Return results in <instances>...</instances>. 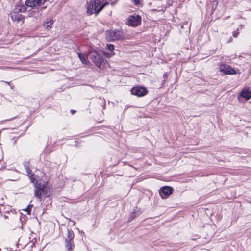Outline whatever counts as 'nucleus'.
<instances>
[{
	"label": "nucleus",
	"mask_w": 251,
	"mask_h": 251,
	"mask_svg": "<svg viewBox=\"0 0 251 251\" xmlns=\"http://www.w3.org/2000/svg\"><path fill=\"white\" fill-rule=\"evenodd\" d=\"M251 97V92L243 89L241 92L238 95V100L240 102H243L244 100L247 101Z\"/></svg>",
	"instance_id": "10"
},
{
	"label": "nucleus",
	"mask_w": 251,
	"mask_h": 251,
	"mask_svg": "<svg viewBox=\"0 0 251 251\" xmlns=\"http://www.w3.org/2000/svg\"><path fill=\"white\" fill-rule=\"evenodd\" d=\"M35 190L34 196L38 199H41L42 196H46L45 189L46 188V184L44 182L34 183Z\"/></svg>",
	"instance_id": "3"
},
{
	"label": "nucleus",
	"mask_w": 251,
	"mask_h": 251,
	"mask_svg": "<svg viewBox=\"0 0 251 251\" xmlns=\"http://www.w3.org/2000/svg\"><path fill=\"white\" fill-rule=\"evenodd\" d=\"M132 94L138 97H142L148 93V90L145 87H134L131 90Z\"/></svg>",
	"instance_id": "8"
},
{
	"label": "nucleus",
	"mask_w": 251,
	"mask_h": 251,
	"mask_svg": "<svg viewBox=\"0 0 251 251\" xmlns=\"http://www.w3.org/2000/svg\"><path fill=\"white\" fill-rule=\"evenodd\" d=\"M232 41V38H231V37H230V40H229V41H228V42H230V41Z\"/></svg>",
	"instance_id": "23"
},
{
	"label": "nucleus",
	"mask_w": 251,
	"mask_h": 251,
	"mask_svg": "<svg viewBox=\"0 0 251 251\" xmlns=\"http://www.w3.org/2000/svg\"><path fill=\"white\" fill-rule=\"evenodd\" d=\"M74 233L72 230H68L67 238L66 239V247L68 250H72L74 247Z\"/></svg>",
	"instance_id": "11"
},
{
	"label": "nucleus",
	"mask_w": 251,
	"mask_h": 251,
	"mask_svg": "<svg viewBox=\"0 0 251 251\" xmlns=\"http://www.w3.org/2000/svg\"><path fill=\"white\" fill-rule=\"evenodd\" d=\"M25 7L23 5H18L15 8L16 11L10 13V16L11 20L17 23H24V19L22 15L19 12H24L25 11Z\"/></svg>",
	"instance_id": "2"
},
{
	"label": "nucleus",
	"mask_w": 251,
	"mask_h": 251,
	"mask_svg": "<svg viewBox=\"0 0 251 251\" xmlns=\"http://www.w3.org/2000/svg\"><path fill=\"white\" fill-rule=\"evenodd\" d=\"M53 24V21L52 20H50L49 21H47L44 24V26L46 28H50L52 26Z\"/></svg>",
	"instance_id": "16"
},
{
	"label": "nucleus",
	"mask_w": 251,
	"mask_h": 251,
	"mask_svg": "<svg viewBox=\"0 0 251 251\" xmlns=\"http://www.w3.org/2000/svg\"><path fill=\"white\" fill-rule=\"evenodd\" d=\"M220 71L225 74L233 75L240 73L239 70H236L227 64H222L219 68Z\"/></svg>",
	"instance_id": "5"
},
{
	"label": "nucleus",
	"mask_w": 251,
	"mask_h": 251,
	"mask_svg": "<svg viewBox=\"0 0 251 251\" xmlns=\"http://www.w3.org/2000/svg\"><path fill=\"white\" fill-rule=\"evenodd\" d=\"M71 112L72 114H73L75 111L74 110H71Z\"/></svg>",
	"instance_id": "22"
},
{
	"label": "nucleus",
	"mask_w": 251,
	"mask_h": 251,
	"mask_svg": "<svg viewBox=\"0 0 251 251\" xmlns=\"http://www.w3.org/2000/svg\"><path fill=\"white\" fill-rule=\"evenodd\" d=\"M141 22V18L139 15H131L130 16L127 21V25L133 27H136L139 25Z\"/></svg>",
	"instance_id": "6"
},
{
	"label": "nucleus",
	"mask_w": 251,
	"mask_h": 251,
	"mask_svg": "<svg viewBox=\"0 0 251 251\" xmlns=\"http://www.w3.org/2000/svg\"><path fill=\"white\" fill-rule=\"evenodd\" d=\"M28 11L29 16L35 18L39 17L41 15V11L38 8H32L31 10H29Z\"/></svg>",
	"instance_id": "13"
},
{
	"label": "nucleus",
	"mask_w": 251,
	"mask_h": 251,
	"mask_svg": "<svg viewBox=\"0 0 251 251\" xmlns=\"http://www.w3.org/2000/svg\"><path fill=\"white\" fill-rule=\"evenodd\" d=\"M25 169L26 170V173H27V175L30 178V181L32 183H34V178L33 177V174L32 173V171L31 169L26 166H25Z\"/></svg>",
	"instance_id": "14"
},
{
	"label": "nucleus",
	"mask_w": 251,
	"mask_h": 251,
	"mask_svg": "<svg viewBox=\"0 0 251 251\" xmlns=\"http://www.w3.org/2000/svg\"><path fill=\"white\" fill-rule=\"evenodd\" d=\"M78 55L81 62L84 64L86 63V59L85 55L81 53H78Z\"/></svg>",
	"instance_id": "15"
},
{
	"label": "nucleus",
	"mask_w": 251,
	"mask_h": 251,
	"mask_svg": "<svg viewBox=\"0 0 251 251\" xmlns=\"http://www.w3.org/2000/svg\"><path fill=\"white\" fill-rule=\"evenodd\" d=\"M134 4L136 6H138L141 4V0H133Z\"/></svg>",
	"instance_id": "19"
},
{
	"label": "nucleus",
	"mask_w": 251,
	"mask_h": 251,
	"mask_svg": "<svg viewBox=\"0 0 251 251\" xmlns=\"http://www.w3.org/2000/svg\"><path fill=\"white\" fill-rule=\"evenodd\" d=\"M173 188L169 186H164L160 189L159 194L162 199L167 198L168 196L172 194Z\"/></svg>",
	"instance_id": "12"
},
{
	"label": "nucleus",
	"mask_w": 251,
	"mask_h": 251,
	"mask_svg": "<svg viewBox=\"0 0 251 251\" xmlns=\"http://www.w3.org/2000/svg\"><path fill=\"white\" fill-rule=\"evenodd\" d=\"M25 211H27L28 214L30 213V210H29V208H26L25 209Z\"/></svg>",
	"instance_id": "21"
},
{
	"label": "nucleus",
	"mask_w": 251,
	"mask_h": 251,
	"mask_svg": "<svg viewBox=\"0 0 251 251\" xmlns=\"http://www.w3.org/2000/svg\"><path fill=\"white\" fill-rule=\"evenodd\" d=\"M238 34H239L238 29H237L232 32V35L234 37H237Z\"/></svg>",
	"instance_id": "20"
},
{
	"label": "nucleus",
	"mask_w": 251,
	"mask_h": 251,
	"mask_svg": "<svg viewBox=\"0 0 251 251\" xmlns=\"http://www.w3.org/2000/svg\"><path fill=\"white\" fill-rule=\"evenodd\" d=\"M114 46L112 44H107L106 45V49L110 51H113L114 50Z\"/></svg>",
	"instance_id": "17"
},
{
	"label": "nucleus",
	"mask_w": 251,
	"mask_h": 251,
	"mask_svg": "<svg viewBox=\"0 0 251 251\" xmlns=\"http://www.w3.org/2000/svg\"><path fill=\"white\" fill-rule=\"evenodd\" d=\"M91 58L95 64L99 68H101V65L103 61L101 56L98 52L94 51L91 53Z\"/></svg>",
	"instance_id": "7"
},
{
	"label": "nucleus",
	"mask_w": 251,
	"mask_h": 251,
	"mask_svg": "<svg viewBox=\"0 0 251 251\" xmlns=\"http://www.w3.org/2000/svg\"><path fill=\"white\" fill-rule=\"evenodd\" d=\"M107 4V3H105L104 4L100 5V1L99 0H95L91 2L88 4L87 6V12L89 14H92L95 13L98 14L100 11L102 10L105 5Z\"/></svg>",
	"instance_id": "1"
},
{
	"label": "nucleus",
	"mask_w": 251,
	"mask_h": 251,
	"mask_svg": "<svg viewBox=\"0 0 251 251\" xmlns=\"http://www.w3.org/2000/svg\"><path fill=\"white\" fill-rule=\"evenodd\" d=\"M106 38L108 41H114L123 39L124 37L122 32L120 30L107 31Z\"/></svg>",
	"instance_id": "4"
},
{
	"label": "nucleus",
	"mask_w": 251,
	"mask_h": 251,
	"mask_svg": "<svg viewBox=\"0 0 251 251\" xmlns=\"http://www.w3.org/2000/svg\"><path fill=\"white\" fill-rule=\"evenodd\" d=\"M103 54L106 58H110L112 56H113V53H108L105 51L103 52Z\"/></svg>",
	"instance_id": "18"
},
{
	"label": "nucleus",
	"mask_w": 251,
	"mask_h": 251,
	"mask_svg": "<svg viewBox=\"0 0 251 251\" xmlns=\"http://www.w3.org/2000/svg\"><path fill=\"white\" fill-rule=\"evenodd\" d=\"M46 2V0H26L25 4L28 7L38 8Z\"/></svg>",
	"instance_id": "9"
}]
</instances>
